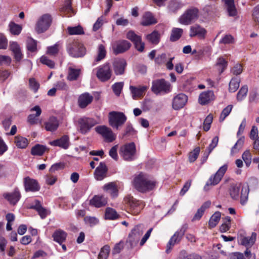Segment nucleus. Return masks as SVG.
I'll list each match as a JSON object with an SVG mask.
<instances>
[{
  "mask_svg": "<svg viewBox=\"0 0 259 259\" xmlns=\"http://www.w3.org/2000/svg\"><path fill=\"white\" fill-rule=\"evenodd\" d=\"M47 150V147L45 145L36 144L32 147L31 154L34 156H41Z\"/></svg>",
  "mask_w": 259,
  "mask_h": 259,
  "instance_id": "nucleus-39",
  "label": "nucleus"
},
{
  "mask_svg": "<svg viewBox=\"0 0 259 259\" xmlns=\"http://www.w3.org/2000/svg\"><path fill=\"white\" fill-rule=\"evenodd\" d=\"M126 66V61L124 59L117 58L113 62V67L116 75H122L124 73Z\"/></svg>",
  "mask_w": 259,
  "mask_h": 259,
  "instance_id": "nucleus-20",
  "label": "nucleus"
},
{
  "mask_svg": "<svg viewBox=\"0 0 259 259\" xmlns=\"http://www.w3.org/2000/svg\"><path fill=\"white\" fill-rule=\"evenodd\" d=\"M108 168L104 162H101L94 171V177L97 181H102L107 177Z\"/></svg>",
  "mask_w": 259,
  "mask_h": 259,
  "instance_id": "nucleus-19",
  "label": "nucleus"
},
{
  "mask_svg": "<svg viewBox=\"0 0 259 259\" xmlns=\"http://www.w3.org/2000/svg\"><path fill=\"white\" fill-rule=\"evenodd\" d=\"M127 120L125 115L121 112L111 111L109 113L108 120L109 125L118 130Z\"/></svg>",
  "mask_w": 259,
  "mask_h": 259,
  "instance_id": "nucleus-2",
  "label": "nucleus"
},
{
  "mask_svg": "<svg viewBox=\"0 0 259 259\" xmlns=\"http://www.w3.org/2000/svg\"><path fill=\"white\" fill-rule=\"evenodd\" d=\"M9 27L10 32L15 35H19L22 29V27L20 25L17 24L13 21L10 22Z\"/></svg>",
  "mask_w": 259,
  "mask_h": 259,
  "instance_id": "nucleus-47",
  "label": "nucleus"
},
{
  "mask_svg": "<svg viewBox=\"0 0 259 259\" xmlns=\"http://www.w3.org/2000/svg\"><path fill=\"white\" fill-rule=\"evenodd\" d=\"M123 83L122 82H116L112 85V88L114 94L119 96L121 94L122 89L123 88Z\"/></svg>",
  "mask_w": 259,
  "mask_h": 259,
  "instance_id": "nucleus-63",
  "label": "nucleus"
},
{
  "mask_svg": "<svg viewBox=\"0 0 259 259\" xmlns=\"http://www.w3.org/2000/svg\"><path fill=\"white\" fill-rule=\"evenodd\" d=\"M59 44L57 42L54 45L48 47L47 54L51 56H56L59 53Z\"/></svg>",
  "mask_w": 259,
  "mask_h": 259,
  "instance_id": "nucleus-62",
  "label": "nucleus"
},
{
  "mask_svg": "<svg viewBox=\"0 0 259 259\" xmlns=\"http://www.w3.org/2000/svg\"><path fill=\"white\" fill-rule=\"evenodd\" d=\"M85 224L89 225L91 227L94 226L99 223V220L94 217L86 216L84 218Z\"/></svg>",
  "mask_w": 259,
  "mask_h": 259,
  "instance_id": "nucleus-64",
  "label": "nucleus"
},
{
  "mask_svg": "<svg viewBox=\"0 0 259 259\" xmlns=\"http://www.w3.org/2000/svg\"><path fill=\"white\" fill-rule=\"evenodd\" d=\"M119 154L124 160L133 161L135 159L136 154V145L134 142L127 143L121 146Z\"/></svg>",
  "mask_w": 259,
  "mask_h": 259,
  "instance_id": "nucleus-6",
  "label": "nucleus"
},
{
  "mask_svg": "<svg viewBox=\"0 0 259 259\" xmlns=\"http://www.w3.org/2000/svg\"><path fill=\"white\" fill-rule=\"evenodd\" d=\"M188 228L187 224L183 225L181 228L171 237L166 245V252L167 253L169 252L170 250L175 245L180 243Z\"/></svg>",
  "mask_w": 259,
  "mask_h": 259,
  "instance_id": "nucleus-5",
  "label": "nucleus"
},
{
  "mask_svg": "<svg viewBox=\"0 0 259 259\" xmlns=\"http://www.w3.org/2000/svg\"><path fill=\"white\" fill-rule=\"evenodd\" d=\"M95 131L101 135L107 142H112L115 140L116 137L112 130L105 125L98 126L95 127Z\"/></svg>",
  "mask_w": 259,
  "mask_h": 259,
  "instance_id": "nucleus-14",
  "label": "nucleus"
},
{
  "mask_svg": "<svg viewBox=\"0 0 259 259\" xmlns=\"http://www.w3.org/2000/svg\"><path fill=\"white\" fill-rule=\"evenodd\" d=\"M223 220L224 223L220 227V231L222 233L226 232L231 228V218L227 216L224 218Z\"/></svg>",
  "mask_w": 259,
  "mask_h": 259,
  "instance_id": "nucleus-51",
  "label": "nucleus"
},
{
  "mask_svg": "<svg viewBox=\"0 0 259 259\" xmlns=\"http://www.w3.org/2000/svg\"><path fill=\"white\" fill-rule=\"evenodd\" d=\"M215 99L212 91H207L201 93L199 96V103L201 105H205L213 101Z\"/></svg>",
  "mask_w": 259,
  "mask_h": 259,
  "instance_id": "nucleus-23",
  "label": "nucleus"
},
{
  "mask_svg": "<svg viewBox=\"0 0 259 259\" xmlns=\"http://www.w3.org/2000/svg\"><path fill=\"white\" fill-rule=\"evenodd\" d=\"M183 32V30L181 28H174L172 29L170 40L174 42L179 40L182 36Z\"/></svg>",
  "mask_w": 259,
  "mask_h": 259,
  "instance_id": "nucleus-45",
  "label": "nucleus"
},
{
  "mask_svg": "<svg viewBox=\"0 0 259 259\" xmlns=\"http://www.w3.org/2000/svg\"><path fill=\"white\" fill-rule=\"evenodd\" d=\"M211 205L210 201H207L204 202L201 207L197 210L196 213L194 214L193 218L192 219V222H195L196 221L199 220L203 216L205 210L209 208Z\"/></svg>",
  "mask_w": 259,
  "mask_h": 259,
  "instance_id": "nucleus-33",
  "label": "nucleus"
},
{
  "mask_svg": "<svg viewBox=\"0 0 259 259\" xmlns=\"http://www.w3.org/2000/svg\"><path fill=\"white\" fill-rule=\"evenodd\" d=\"M80 73V69H74L71 67L68 69L67 79L69 81L77 80Z\"/></svg>",
  "mask_w": 259,
  "mask_h": 259,
  "instance_id": "nucleus-43",
  "label": "nucleus"
},
{
  "mask_svg": "<svg viewBox=\"0 0 259 259\" xmlns=\"http://www.w3.org/2000/svg\"><path fill=\"white\" fill-rule=\"evenodd\" d=\"M206 34V30L198 24H195L190 27L189 36L191 37H197L200 39H204Z\"/></svg>",
  "mask_w": 259,
  "mask_h": 259,
  "instance_id": "nucleus-17",
  "label": "nucleus"
},
{
  "mask_svg": "<svg viewBox=\"0 0 259 259\" xmlns=\"http://www.w3.org/2000/svg\"><path fill=\"white\" fill-rule=\"evenodd\" d=\"M177 259H201V257L196 253H189L186 250H181Z\"/></svg>",
  "mask_w": 259,
  "mask_h": 259,
  "instance_id": "nucleus-38",
  "label": "nucleus"
},
{
  "mask_svg": "<svg viewBox=\"0 0 259 259\" xmlns=\"http://www.w3.org/2000/svg\"><path fill=\"white\" fill-rule=\"evenodd\" d=\"M134 187L139 192L146 193L152 191L156 187L157 182L150 180L147 174L140 172L136 175L132 182Z\"/></svg>",
  "mask_w": 259,
  "mask_h": 259,
  "instance_id": "nucleus-1",
  "label": "nucleus"
},
{
  "mask_svg": "<svg viewBox=\"0 0 259 259\" xmlns=\"http://www.w3.org/2000/svg\"><path fill=\"white\" fill-rule=\"evenodd\" d=\"M182 7L181 3L177 0H171L168 5V9L171 13H175Z\"/></svg>",
  "mask_w": 259,
  "mask_h": 259,
  "instance_id": "nucleus-44",
  "label": "nucleus"
},
{
  "mask_svg": "<svg viewBox=\"0 0 259 259\" xmlns=\"http://www.w3.org/2000/svg\"><path fill=\"white\" fill-rule=\"evenodd\" d=\"M50 144L53 146H58L64 149H67L70 145L69 136L63 135L59 139L50 142Z\"/></svg>",
  "mask_w": 259,
  "mask_h": 259,
  "instance_id": "nucleus-21",
  "label": "nucleus"
},
{
  "mask_svg": "<svg viewBox=\"0 0 259 259\" xmlns=\"http://www.w3.org/2000/svg\"><path fill=\"white\" fill-rule=\"evenodd\" d=\"M147 39L153 44L157 45L160 40L159 34L157 31H153L146 36Z\"/></svg>",
  "mask_w": 259,
  "mask_h": 259,
  "instance_id": "nucleus-52",
  "label": "nucleus"
},
{
  "mask_svg": "<svg viewBox=\"0 0 259 259\" xmlns=\"http://www.w3.org/2000/svg\"><path fill=\"white\" fill-rule=\"evenodd\" d=\"M67 30L70 35H80L84 34L83 29L80 25H78L75 27H68Z\"/></svg>",
  "mask_w": 259,
  "mask_h": 259,
  "instance_id": "nucleus-53",
  "label": "nucleus"
},
{
  "mask_svg": "<svg viewBox=\"0 0 259 259\" xmlns=\"http://www.w3.org/2000/svg\"><path fill=\"white\" fill-rule=\"evenodd\" d=\"M227 7L228 15L230 16H235L237 12L234 5V0H222Z\"/></svg>",
  "mask_w": 259,
  "mask_h": 259,
  "instance_id": "nucleus-37",
  "label": "nucleus"
},
{
  "mask_svg": "<svg viewBox=\"0 0 259 259\" xmlns=\"http://www.w3.org/2000/svg\"><path fill=\"white\" fill-rule=\"evenodd\" d=\"M232 108L233 106L229 105L223 110L219 119L220 122L224 121L225 118L229 115Z\"/></svg>",
  "mask_w": 259,
  "mask_h": 259,
  "instance_id": "nucleus-60",
  "label": "nucleus"
},
{
  "mask_svg": "<svg viewBox=\"0 0 259 259\" xmlns=\"http://www.w3.org/2000/svg\"><path fill=\"white\" fill-rule=\"evenodd\" d=\"M67 51L72 57H81L86 54V49L83 44L72 40L67 45Z\"/></svg>",
  "mask_w": 259,
  "mask_h": 259,
  "instance_id": "nucleus-3",
  "label": "nucleus"
},
{
  "mask_svg": "<svg viewBox=\"0 0 259 259\" xmlns=\"http://www.w3.org/2000/svg\"><path fill=\"white\" fill-rule=\"evenodd\" d=\"M126 37L132 41L134 44L137 42L138 41H140L142 38L141 36L136 34L133 30H130L126 33Z\"/></svg>",
  "mask_w": 259,
  "mask_h": 259,
  "instance_id": "nucleus-55",
  "label": "nucleus"
},
{
  "mask_svg": "<svg viewBox=\"0 0 259 259\" xmlns=\"http://www.w3.org/2000/svg\"><path fill=\"white\" fill-rule=\"evenodd\" d=\"M29 208L35 210L42 219H45L50 213L46 208L42 206L40 201L37 199L34 200L33 204Z\"/></svg>",
  "mask_w": 259,
  "mask_h": 259,
  "instance_id": "nucleus-22",
  "label": "nucleus"
},
{
  "mask_svg": "<svg viewBox=\"0 0 259 259\" xmlns=\"http://www.w3.org/2000/svg\"><path fill=\"white\" fill-rule=\"evenodd\" d=\"M59 125V121L55 116L50 117L48 121L45 123V129L47 131L50 132H54L56 131Z\"/></svg>",
  "mask_w": 259,
  "mask_h": 259,
  "instance_id": "nucleus-32",
  "label": "nucleus"
},
{
  "mask_svg": "<svg viewBox=\"0 0 259 259\" xmlns=\"http://www.w3.org/2000/svg\"><path fill=\"white\" fill-rule=\"evenodd\" d=\"M240 187L237 184H232L229 188V194L234 200H238L239 197Z\"/></svg>",
  "mask_w": 259,
  "mask_h": 259,
  "instance_id": "nucleus-42",
  "label": "nucleus"
},
{
  "mask_svg": "<svg viewBox=\"0 0 259 259\" xmlns=\"http://www.w3.org/2000/svg\"><path fill=\"white\" fill-rule=\"evenodd\" d=\"M131 46V44L127 40H119L116 46L113 47L114 53L116 55L123 53L129 50Z\"/></svg>",
  "mask_w": 259,
  "mask_h": 259,
  "instance_id": "nucleus-24",
  "label": "nucleus"
},
{
  "mask_svg": "<svg viewBox=\"0 0 259 259\" xmlns=\"http://www.w3.org/2000/svg\"><path fill=\"white\" fill-rule=\"evenodd\" d=\"M137 131L134 130L132 125L130 123H127L126 125L124 133L123 134V137L134 136L136 135Z\"/></svg>",
  "mask_w": 259,
  "mask_h": 259,
  "instance_id": "nucleus-59",
  "label": "nucleus"
},
{
  "mask_svg": "<svg viewBox=\"0 0 259 259\" xmlns=\"http://www.w3.org/2000/svg\"><path fill=\"white\" fill-rule=\"evenodd\" d=\"M151 89L156 95L166 94L170 92L171 85L164 79H157L153 80Z\"/></svg>",
  "mask_w": 259,
  "mask_h": 259,
  "instance_id": "nucleus-4",
  "label": "nucleus"
},
{
  "mask_svg": "<svg viewBox=\"0 0 259 259\" xmlns=\"http://www.w3.org/2000/svg\"><path fill=\"white\" fill-rule=\"evenodd\" d=\"M144 227L142 224H139L135 226L132 230L131 233L128 235V242L130 243L131 247L136 244L141 236L143 233Z\"/></svg>",
  "mask_w": 259,
  "mask_h": 259,
  "instance_id": "nucleus-13",
  "label": "nucleus"
},
{
  "mask_svg": "<svg viewBox=\"0 0 259 259\" xmlns=\"http://www.w3.org/2000/svg\"><path fill=\"white\" fill-rule=\"evenodd\" d=\"M228 169V165L224 164L222 166L215 174L211 176L207 181L205 185L204 186V189L207 190V187L209 186H215L218 185L222 180L225 174Z\"/></svg>",
  "mask_w": 259,
  "mask_h": 259,
  "instance_id": "nucleus-11",
  "label": "nucleus"
},
{
  "mask_svg": "<svg viewBox=\"0 0 259 259\" xmlns=\"http://www.w3.org/2000/svg\"><path fill=\"white\" fill-rule=\"evenodd\" d=\"M3 197L11 205L14 206L20 200L21 195L19 189L16 187L13 192L4 193Z\"/></svg>",
  "mask_w": 259,
  "mask_h": 259,
  "instance_id": "nucleus-18",
  "label": "nucleus"
},
{
  "mask_svg": "<svg viewBox=\"0 0 259 259\" xmlns=\"http://www.w3.org/2000/svg\"><path fill=\"white\" fill-rule=\"evenodd\" d=\"M31 111H35L36 114H30L27 117V121L30 124H35L37 123V117L41 114V110L39 106H35L33 108H31Z\"/></svg>",
  "mask_w": 259,
  "mask_h": 259,
  "instance_id": "nucleus-35",
  "label": "nucleus"
},
{
  "mask_svg": "<svg viewBox=\"0 0 259 259\" xmlns=\"http://www.w3.org/2000/svg\"><path fill=\"white\" fill-rule=\"evenodd\" d=\"M157 20L153 17L152 14L149 12H146L143 16L141 25L143 26H149L155 24Z\"/></svg>",
  "mask_w": 259,
  "mask_h": 259,
  "instance_id": "nucleus-34",
  "label": "nucleus"
},
{
  "mask_svg": "<svg viewBox=\"0 0 259 259\" xmlns=\"http://www.w3.org/2000/svg\"><path fill=\"white\" fill-rule=\"evenodd\" d=\"M79 132L85 135L90 132L91 130L97 123L93 118L82 117L78 119Z\"/></svg>",
  "mask_w": 259,
  "mask_h": 259,
  "instance_id": "nucleus-10",
  "label": "nucleus"
},
{
  "mask_svg": "<svg viewBox=\"0 0 259 259\" xmlns=\"http://www.w3.org/2000/svg\"><path fill=\"white\" fill-rule=\"evenodd\" d=\"M124 202L129 207L131 213L134 215L139 213L144 206V202L142 201L137 200L131 195L125 196L124 198Z\"/></svg>",
  "mask_w": 259,
  "mask_h": 259,
  "instance_id": "nucleus-8",
  "label": "nucleus"
},
{
  "mask_svg": "<svg viewBox=\"0 0 259 259\" xmlns=\"http://www.w3.org/2000/svg\"><path fill=\"white\" fill-rule=\"evenodd\" d=\"M240 79L237 77H233L229 83V90L230 92H236L239 87Z\"/></svg>",
  "mask_w": 259,
  "mask_h": 259,
  "instance_id": "nucleus-49",
  "label": "nucleus"
},
{
  "mask_svg": "<svg viewBox=\"0 0 259 259\" xmlns=\"http://www.w3.org/2000/svg\"><path fill=\"white\" fill-rule=\"evenodd\" d=\"M221 217V213L220 211L215 212L210 217L208 222V226L210 228H214L219 222Z\"/></svg>",
  "mask_w": 259,
  "mask_h": 259,
  "instance_id": "nucleus-40",
  "label": "nucleus"
},
{
  "mask_svg": "<svg viewBox=\"0 0 259 259\" xmlns=\"http://www.w3.org/2000/svg\"><path fill=\"white\" fill-rule=\"evenodd\" d=\"M14 143L18 148L25 149L27 147L29 141L26 138L18 135L15 137Z\"/></svg>",
  "mask_w": 259,
  "mask_h": 259,
  "instance_id": "nucleus-36",
  "label": "nucleus"
},
{
  "mask_svg": "<svg viewBox=\"0 0 259 259\" xmlns=\"http://www.w3.org/2000/svg\"><path fill=\"white\" fill-rule=\"evenodd\" d=\"M93 100V97L88 93H85L79 96L78 100V105L81 108H84Z\"/></svg>",
  "mask_w": 259,
  "mask_h": 259,
  "instance_id": "nucleus-27",
  "label": "nucleus"
},
{
  "mask_svg": "<svg viewBox=\"0 0 259 259\" xmlns=\"http://www.w3.org/2000/svg\"><path fill=\"white\" fill-rule=\"evenodd\" d=\"M107 204V199L103 195H95L90 201V204L97 208L105 206Z\"/></svg>",
  "mask_w": 259,
  "mask_h": 259,
  "instance_id": "nucleus-25",
  "label": "nucleus"
},
{
  "mask_svg": "<svg viewBox=\"0 0 259 259\" xmlns=\"http://www.w3.org/2000/svg\"><path fill=\"white\" fill-rule=\"evenodd\" d=\"M51 16L49 14L43 15L38 20L35 26V30L38 33L46 31L50 27L52 23Z\"/></svg>",
  "mask_w": 259,
  "mask_h": 259,
  "instance_id": "nucleus-12",
  "label": "nucleus"
},
{
  "mask_svg": "<svg viewBox=\"0 0 259 259\" xmlns=\"http://www.w3.org/2000/svg\"><path fill=\"white\" fill-rule=\"evenodd\" d=\"M110 252V247L108 245L103 246L98 256V259H107Z\"/></svg>",
  "mask_w": 259,
  "mask_h": 259,
  "instance_id": "nucleus-50",
  "label": "nucleus"
},
{
  "mask_svg": "<svg viewBox=\"0 0 259 259\" xmlns=\"http://www.w3.org/2000/svg\"><path fill=\"white\" fill-rule=\"evenodd\" d=\"M10 50L13 52L14 58L17 62H20L22 58L20 47L17 42H12L10 45Z\"/></svg>",
  "mask_w": 259,
  "mask_h": 259,
  "instance_id": "nucleus-29",
  "label": "nucleus"
},
{
  "mask_svg": "<svg viewBox=\"0 0 259 259\" xmlns=\"http://www.w3.org/2000/svg\"><path fill=\"white\" fill-rule=\"evenodd\" d=\"M199 10L195 7L188 9L180 17L179 22L183 25H188L198 18Z\"/></svg>",
  "mask_w": 259,
  "mask_h": 259,
  "instance_id": "nucleus-7",
  "label": "nucleus"
},
{
  "mask_svg": "<svg viewBox=\"0 0 259 259\" xmlns=\"http://www.w3.org/2000/svg\"><path fill=\"white\" fill-rule=\"evenodd\" d=\"M112 75V70L110 64L106 62L99 66L96 73L97 77L102 82H106L110 80Z\"/></svg>",
  "mask_w": 259,
  "mask_h": 259,
  "instance_id": "nucleus-9",
  "label": "nucleus"
},
{
  "mask_svg": "<svg viewBox=\"0 0 259 259\" xmlns=\"http://www.w3.org/2000/svg\"><path fill=\"white\" fill-rule=\"evenodd\" d=\"M200 151V148L197 147L189 154V161L190 162H194L198 158Z\"/></svg>",
  "mask_w": 259,
  "mask_h": 259,
  "instance_id": "nucleus-57",
  "label": "nucleus"
},
{
  "mask_svg": "<svg viewBox=\"0 0 259 259\" xmlns=\"http://www.w3.org/2000/svg\"><path fill=\"white\" fill-rule=\"evenodd\" d=\"M242 158L247 167H249L251 163V154L249 150L245 151L242 155Z\"/></svg>",
  "mask_w": 259,
  "mask_h": 259,
  "instance_id": "nucleus-61",
  "label": "nucleus"
},
{
  "mask_svg": "<svg viewBox=\"0 0 259 259\" xmlns=\"http://www.w3.org/2000/svg\"><path fill=\"white\" fill-rule=\"evenodd\" d=\"M97 53V56L95 59V61L96 63L102 61L106 56L107 51L105 46L103 44L99 45Z\"/></svg>",
  "mask_w": 259,
  "mask_h": 259,
  "instance_id": "nucleus-41",
  "label": "nucleus"
},
{
  "mask_svg": "<svg viewBox=\"0 0 259 259\" xmlns=\"http://www.w3.org/2000/svg\"><path fill=\"white\" fill-rule=\"evenodd\" d=\"M23 185L26 192H35L40 190V186L37 181L28 176L24 178Z\"/></svg>",
  "mask_w": 259,
  "mask_h": 259,
  "instance_id": "nucleus-16",
  "label": "nucleus"
},
{
  "mask_svg": "<svg viewBox=\"0 0 259 259\" xmlns=\"http://www.w3.org/2000/svg\"><path fill=\"white\" fill-rule=\"evenodd\" d=\"M147 89L148 88L146 86H139L136 87L131 85L130 87L133 99L134 100H137L138 98L142 97L144 95Z\"/></svg>",
  "mask_w": 259,
  "mask_h": 259,
  "instance_id": "nucleus-26",
  "label": "nucleus"
},
{
  "mask_svg": "<svg viewBox=\"0 0 259 259\" xmlns=\"http://www.w3.org/2000/svg\"><path fill=\"white\" fill-rule=\"evenodd\" d=\"M248 92V87L247 85H244L242 86L237 95V100L238 101H242L246 96Z\"/></svg>",
  "mask_w": 259,
  "mask_h": 259,
  "instance_id": "nucleus-54",
  "label": "nucleus"
},
{
  "mask_svg": "<svg viewBox=\"0 0 259 259\" xmlns=\"http://www.w3.org/2000/svg\"><path fill=\"white\" fill-rule=\"evenodd\" d=\"M104 191L109 193L113 198L118 196V190L115 182H110L105 184L103 187Z\"/></svg>",
  "mask_w": 259,
  "mask_h": 259,
  "instance_id": "nucleus-28",
  "label": "nucleus"
},
{
  "mask_svg": "<svg viewBox=\"0 0 259 259\" xmlns=\"http://www.w3.org/2000/svg\"><path fill=\"white\" fill-rule=\"evenodd\" d=\"M228 65L227 61L223 57H220L217 60L216 66L219 67L220 73H223Z\"/></svg>",
  "mask_w": 259,
  "mask_h": 259,
  "instance_id": "nucleus-56",
  "label": "nucleus"
},
{
  "mask_svg": "<svg viewBox=\"0 0 259 259\" xmlns=\"http://www.w3.org/2000/svg\"><path fill=\"white\" fill-rule=\"evenodd\" d=\"M67 236V233L60 229L56 230L52 234L54 241L58 243L60 245H62L65 241Z\"/></svg>",
  "mask_w": 259,
  "mask_h": 259,
  "instance_id": "nucleus-31",
  "label": "nucleus"
},
{
  "mask_svg": "<svg viewBox=\"0 0 259 259\" xmlns=\"http://www.w3.org/2000/svg\"><path fill=\"white\" fill-rule=\"evenodd\" d=\"M27 49L30 52H34L37 50V41L32 38L27 41Z\"/></svg>",
  "mask_w": 259,
  "mask_h": 259,
  "instance_id": "nucleus-58",
  "label": "nucleus"
},
{
  "mask_svg": "<svg viewBox=\"0 0 259 259\" xmlns=\"http://www.w3.org/2000/svg\"><path fill=\"white\" fill-rule=\"evenodd\" d=\"M188 101V96L184 93H180L175 96L172 102V107L175 110L183 108Z\"/></svg>",
  "mask_w": 259,
  "mask_h": 259,
  "instance_id": "nucleus-15",
  "label": "nucleus"
},
{
  "mask_svg": "<svg viewBox=\"0 0 259 259\" xmlns=\"http://www.w3.org/2000/svg\"><path fill=\"white\" fill-rule=\"evenodd\" d=\"M119 215L113 208L107 207L105 210V218L106 220H114L118 218Z\"/></svg>",
  "mask_w": 259,
  "mask_h": 259,
  "instance_id": "nucleus-46",
  "label": "nucleus"
},
{
  "mask_svg": "<svg viewBox=\"0 0 259 259\" xmlns=\"http://www.w3.org/2000/svg\"><path fill=\"white\" fill-rule=\"evenodd\" d=\"M256 233L252 232L250 237H245L240 235L239 237V242L240 244L246 247L251 246L256 240Z\"/></svg>",
  "mask_w": 259,
  "mask_h": 259,
  "instance_id": "nucleus-30",
  "label": "nucleus"
},
{
  "mask_svg": "<svg viewBox=\"0 0 259 259\" xmlns=\"http://www.w3.org/2000/svg\"><path fill=\"white\" fill-rule=\"evenodd\" d=\"M249 192V188L248 186L242 188L240 196V203L241 205H244L246 203L248 200Z\"/></svg>",
  "mask_w": 259,
  "mask_h": 259,
  "instance_id": "nucleus-48",
  "label": "nucleus"
}]
</instances>
